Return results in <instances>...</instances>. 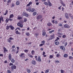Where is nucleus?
Listing matches in <instances>:
<instances>
[{"instance_id":"f257e3e1","label":"nucleus","mask_w":73,"mask_h":73,"mask_svg":"<svg viewBox=\"0 0 73 73\" xmlns=\"http://www.w3.org/2000/svg\"><path fill=\"white\" fill-rule=\"evenodd\" d=\"M24 24V21L23 20H21L19 21V22L18 23L17 25L18 27H19L20 28H23V24Z\"/></svg>"},{"instance_id":"f03ea898","label":"nucleus","mask_w":73,"mask_h":73,"mask_svg":"<svg viewBox=\"0 0 73 73\" xmlns=\"http://www.w3.org/2000/svg\"><path fill=\"white\" fill-rule=\"evenodd\" d=\"M64 27L65 28H68L69 29L70 28V27L69 26V25L67 24H65L64 25Z\"/></svg>"},{"instance_id":"7ed1b4c3","label":"nucleus","mask_w":73,"mask_h":73,"mask_svg":"<svg viewBox=\"0 0 73 73\" xmlns=\"http://www.w3.org/2000/svg\"><path fill=\"white\" fill-rule=\"evenodd\" d=\"M11 70H13L14 69H16V66L15 65H13L11 66Z\"/></svg>"},{"instance_id":"20e7f679","label":"nucleus","mask_w":73,"mask_h":73,"mask_svg":"<svg viewBox=\"0 0 73 73\" xmlns=\"http://www.w3.org/2000/svg\"><path fill=\"white\" fill-rule=\"evenodd\" d=\"M20 57H22L23 58L25 57V53H22L20 55H19Z\"/></svg>"},{"instance_id":"39448f33","label":"nucleus","mask_w":73,"mask_h":73,"mask_svg":"<svg viewBox=\"0 0 73 73\" xmlns=\"http://www.w3.org/2000/svg\"><path fill=\"white\" fill-rule=\"evenodd\" d=\"M42 17V16L41 15H39L36 18L37 20H39V19H41Z\"/></svg>"},{"instance_id":"423d86ee","label":"nucleus","mask_w":73,"mask_h":73,"mask_svg":"<svg viewBox=\"0 0 73 73\" xmlns=\"http://www.w3.org/2000/svg\"><path fill=\"white\" fill-rule=\"evenodd\" d=\"M65 16L66 19H69V15L67 13H65Z\"/></svg>"},{"instance_id":"0eeeda50","label":"nucleus","mask_w":73,"mask_h":73,"mask_svg":"<svg viewBox=\"0 0 73 73\" xmlns=\"http://www.w3.org/2000/svg\"><path fill=\"white\" fill-rule=\"evenodd\" d=\"M68 15L70 18H71V20H73V15H72V14L71 13H69L68 14Z\"/></svg>"},{"instance_id":"6e6552de","label":"nucleus","mask_w":73,"mask_h":73,"mask_svg":"<svg viewBox=\"0 0 73 73\" xmlns=\"http://www.w3.org/2000/svg\"><path fill=\"white\" fill-rule=\"evenodd\" d=\"M8 58L10 61H11V60L12 59V55H11V53H10L9 55Z\"/></svg>"},{"instance_id":"1a4fd4ad","label":"nucleus","mask_w":73,"mask_h":73,"mask_svg":"<svg viewBox=\"0 0 73 73\" xmlns=\"http://www.w3.org/2000/svg\"><path fill=\"white\" fill-rule=\"evenodd\" d=\"M1 21L2 22H4V19L2 16L1 17H0V24L1 23Z\"/></svg>"},{"instance_id":"9d476101","label":"nucleus","mask_w":73,"mask_h":73,"mask_svg":"<svg viewBox=\"0 0 73 73\" xmlns=\"http://www.w3.org/2000/svg\"><path fill=\"white\" fill-rule=\"evenodd\" d=\"M47 25L48 27H50V26H52L53 25L50 22H48L47 23Z\"/></svg>"},{"instance_id":"9b49d317","label":"nucleus","mask_w":73,"mask_h":73,"mask_svg":"<svg viewBox=\"0 0 73 73\" xmlns=\"http://www.w3.org/2000/svg\"><path fill=\"white\" fill-rule=\"evenodd\" d=\"M32 2L31 1H30V2L29 4H28L27 5H26V7H29V6H30V5H32Z\"/></svg>"},{"instance_id":"f8f14e48","label":"nucleus","mask_w":73,"mask_h":73,"mask_svg":"<svg viewBox=\"0 0 73 73\" xmlns=\"http://www.w3.org/2000/svg\"><path fill=\"white\" fill-rule=\"evenodd\" d=\"M60 46L61 49L63 50H65V47H64V46Z\"/></svg>"},{"instance_id":"ddd939ff","label":"nucleus","mask_w":73,"mask_h":73,"mask_svg":"<svg viewBox=\"0 0 73 73\" xmlns=\"http://www.w3.org/2000/svg\"><path fill=\"white\" fill-rule=\"evenodd\" d=\"M9 27L11 28V30H13L15 29V27L11 25H9Z\"/></svg>"},{"instance_id":"4468645a","label":"nucleus","mask_w":73,"mask_h":73,"mask_svg":"<svg viewBox=\"0 0 73 73\" xmlns=\"http://www.w3.org/2000/svg\"><path fill=\"white\" fill-rule=\"evenodd\" d=\"M37 61H38L39 62H41V57H40V56H38L37 59Z\"/></svg>"},{"instance_id":"2eb2a0df","label":"nucleus","mask_w":73,"mask_h":73,"mask_svg":"<svg viewBox=\"0 0 73 73\" xmlns=\"http://www.w3.org/2000/svg\"><path fill=\"white\" fill-rule=\"evenodd\" d=\"M46 35V32L44 31H42V35L43 36H45Z\"/></svg>"},{"instance_id":"dca6fc26","label":"nucleus","mask_w":73,"mask_h":73,"mask_svg":"<svg viewBox=\"0 0 73 73\" xmlns=\"http://www.w3.org/2000/svg\"><path fill=\"white\" fill-rule=\"evenodd\" d=\"M4 52L5 53V52H8V50L7 49V48L5 47H3Z\"/></svg>"},{"instance_id":"f3484780","label":"nucleus","mask_w":73,"mask_h":73,"mask_svg":"<svg viewBox=\"0 0 73 73\" xmlns=\"http://www.w3.org/2000/svg\"><path fill=\"white\" fill-rule=\"evenodd\" d=\"M11 1L12 0H8V1H7V5H9V4H10L9 3H11Z\"/></svg>"},{"instance_id":"a211bd4d","label":"nucleus","mask_w":73,"mask_h":73,"mask_svg":"<svg viewBox=\"0 0 73 73\" xmlns=\"http://www.w3.org/2000/svg\"><path fill=\"white\" fill-rule=\"evenodd\" d=\"M23 14L25 16H26V17H28L29 16V15L26 12L24 13Z\"/></svg>"},{"instance_id":"6ab92c4d","label":"nucleus","mask_w":73,"mask_h":73,"mask_svg":"<svg viewBox=\"0 0 73 73\" xmlns=\"http://www.w3.org/2000/svg\"><path fill=\"white\" fill-rule=\"evenodd\" d=\"M26 9L27 11H28L29 12H31V7H30L28 9Z\"/></svg>"},{"instance_id":"aec40b11","label":"nucleus","mask_w":73,"mask_h":73,"mask_svg":"<svg viewBox=\"0 0 73 73\" xmlns=\"http://www.w3.org/2000/svg\"><path fill=\"white\" fill-rule=\"evenodd\" d=\"M16 4L17 5H20V1H19L18 0L16 2Z\"/></svg>"},{"instance_id":"412c9836","label":"nucleus","mask_w":73,"mask_h":73,"mask_svg":"<svg viewBox=\"0 0 73 73\" xmlns=\"http://www.w3.org/2000/svg\"><path fill=\"white\" fill-rule=\"evenodd\" d=\"M13 17H14V15L13 14H12L10 15L9 18L11 19V18H13Z\"/></svg>"},{"instance_id":"4be33fe9","label":"nucleus","mask_w":73,"mask_h":73,"mask_svg":"<svg viewBox=\"0 0 73 73\" xmlns=\"http://www.w3.org/2000/svg\"><path fill=\"white\" fill-rule=\"evenodd\" d=\"M31 63L32 64H33L34 65H36V61H35V60H32L31 62Z\"/></svg>"},{"instance_id":"5701e85b","label":"nucleus","mask_w":73,"mask_h":73,"mask_svg":"<svg viewBox=\"0 0 73 73\" xmlns=\"http://www.w3.org/2000/svg\"><path fill=\"white\" fill-rule=\"evenodd\" d=\"M15 33L17 35H21V33L19 32V31H15Z\"/></svg>"},{"instance_id":"b1692460","label":"nucleus","mask_w":73,"mask_h":73,"mask_svg":"<svg viewBox=\"0 0 73 73\" xmlns=\"http://www.w3.org/2000/svg\"><path fill=\"white\" fill-rule=\"evenodd\" d=\"M64 57L65 58H67L68 57V55L67 54H65L64 55Z\"/></svg>"},{"instance_id":"393cba45","label":"nucleus","mask_w":73,"mask_h":73,"mask_svg":"<svg viewBox=\"0 0 73 73\" xmlns=\"http://www.w3.org/2000/svg\"><path fill=\"white\" fill-rule=\"evenodd\" d=\"M17 19L18 20H21V19H23V17H21L18 16Z\"/></svg>"},{"instance_id":"a878e982","label":"nucleus","mask_w":73,"mask_h":73,"mask_svg":"<svg viewBox=\"0 0 73 73\" xmlns=\"http://www.w3.org/2000/svg\"><path fill=\"white\" fill-rule=\"evenodd\" d=\"M55 44L56 45H59V44H60V42L58 41L56 42H55Z\"/></svg>"},{"instance_id":"bb28decb","label":"nucleus","mask_w":73,"mask_h":73,"mask_svg":"<svg viewBox=\"0 0 73 73\" xmlns=\"http://www.w3.org/2000/svg\"><path fill=\"white\" fill-rule=\"evenodd\" d=\"M11 60L12 63H15V60L14 59H12Z\"/></svg>"},{"instance_id":"cd10ccee","label":"nucleus","mask_w":73,"mask_h":73,"mask_svg":"<svg viewBox=\"0 0 73 73\" xmlns=\"http://www.w3.org/2000/svg\"><path fill=\"white\" fill-rule=\"evenodd\" d=\"M43 4H44V5H48V2L45 1H44L43 2Z\"/></svg>"},{"instance_id":"c85d7f7f","label":"nucleus","mask_w":73,"mask_h":73,"mask_svg":"<svg viewBox=\"0 0 73 73\" xmlns=\"http://www.w3.org/2000/svg\"><path fill=\"white\" fill-rule=\"evenodd\" d=\"M8 10H7L5 12V13L3 14L4 15H5V16L7 15V13H8Z\"/></svg>"},{"instance_id":"c756f323","label":"nucleus","mask_w":73,"mask_h":73,"mask_svg":"<svg viewBox=\"0 0 73 73\" xmlns=\"http://www.w3.org/2000/svg\"><path fill=\"white\" fill-rule=\"evenodd\" d=\"M25 35L26 36H30V34H29V32L26 33H25Z\"/></svg>"},{"instance_id":"7c9ffc66","label":"nucleus","mask_w":73,"mask_h":73,"mask_svg":"<svg viewBox=\"0 0 73 73\" xmlns=\"http://www.w3.org/2000/svg\"><path fill=\"white\" fill-rule=\"evenodd\" d=\"M9 19H8V18H7L5 21L6 23H8V22L9 21Z\"/></svg>"},{"instance_id":"2f4dec72","label":"nucleus","mask_w":73,"mask_h":73,"mask_svg":"<svg viewBox=\"0 0 73 73\" xmlns=\"http://www.w3.org/2000/svg\"><path fill=\"white\" fill-rule=\"evenodd\" d=\"M35 52L34 50H32V51H31V54L32 55H34V54H35Z\"/></svg>"},{"instance_id":"473e14b6","label":"nucleus","mask_w":73,"mask_h":73,"mask_svg":"<svg viewBox=\"0 0 73 73\" xmlns=\"http://www.w3.org/2000/svg\"><path fill=\"white\" fill-rule=\"evenodd\" d=\"M49 69H47L45 70V73H49Z\"/></svg>"},{"instance_id":"72a5a7b5","label":"nucleus","mask_w":73,"mask_h":73,"mask_svg":"<svg viewBox=\"0 0 73 73\" xmlns=\"http://www.w3.org/2000/svg\"><path fill=\"white\" fill-rule=\"evenodd\" d=\"M62 35L61 34V33H59V35H58V37H59L61 38V37H62Z\"/></svg>"},{"instance_id":"f704fd0d","label":"nucleus","mask_w":73,"mask_h":73,"mask_svg":"<svg viewBox=\"0 0 73 73\" xmlns=\"http://www.w3.org/2000/svg\"><path fill=\"white\" fill-rule=\"evenodd\" d=\"M27 72H28V73H31V70L29 69H27Z\"/></svg>"},{"instance_id":"c9c22d12","label":"nucleus","mask_w":73,"mask_h":73,"mask_svg":"<svg viewBox=\"0 0 73 73\" xmlns=\"http://www.w3.org/2000/svg\"><path fill=\"white\" fill-rule=\"evenodd\" d=\"M66 37V36L65 35H64L62 36V38H65Z\"/></svg>"},{"instance_id":"e433bc0d","label":"nucleus","mask_w":73,"mask_h":73,"mask_svg":"<svg viewBox=\"0 0 73 73\" xmlns=\"http://www.w3.org/2000/svg\"><path fill=\"white\" fill-rule=\"evenodd\" d=\"M35 9H32L31 10V12H35Z\"/></svg>"},{"instance_id":"4c0bfd02","label":"nucleus","mask_w":73,"mask_h":73,"mask_svg":"<svg viewBox=\"0 0 73 73\" xmlns=\"http://www.w3.org/2000/svg\"><path fill=\"white\" fill-rule=\"evenodd\" d=\"M35 35L36 37H37L39 35V34L38 33H36L35 34Z\"/></svg>"},{"instance_id":"58836bf2","label":"nucleus","mask_w":73,"mask_h":73,"mask_svg":"<svg viewBox=\"0 0 73 73\" xmlns=\"http://www.w3.org/2000/svg\"><path fill=\"white\" fill-rule=\"evenodd\" d=\"M54 32V30H53L51 31H49V33H52V32Z\"/></svg>"},{"instance_id":"ea45409f","label":"nucleus","mask_w":73,"mask_h":73,"mask_svg":"<svg viewBox=\"0 0 73 73\" xmlns=\"http://www.w3.org/2000/svg\"><path fill=\"white\" fill-rule=\"evenodd\" d=\"M36 14H37V13L36 12H34L33 13V16H36Z\"/></svg>"},{"instance_id":"a19ab883","label":"nucleus","mask_w":73,"mask_h":73,"mask_svg":"<svg viewBox=\"0 0 73 73\" xmlns=\"http://www.w3.org/2000/svg\"><path fill=\"white\" fill-rule=\"evenodd\" d=\"M9 26H7V27L6 28V29L7 30H9Z\"/></svg>"},{"instance_id":"79ce46f5","label":"nucleus","mask_w":73,"mask_h":73,"mask_svg":"<svg viewBox=\"0 0 73 73\" xmlns=\"http://www.w3.org/2000/svg\"><path fill=\"white\" fill-rule=\"evenodd\" d=\"M24 51L25 53H27L28 52V51H29V50H24Z\"/></svg>"},{"instance_id":"37998d69","label":"nucleus","mask_w":73,"mask_h":73,"mask_svg":"<svg viewBox=\"0 0 73 73\" xmlns=\"http://www.w3.org/2000/svg\"><path fill=\"white\" fill-rule=\"evenodd\" d=\"M7 73H12V71H10V70H7Z\"/></svg>"},{"instance_id":"c03bdc74","label":"nucleus","mask_w":73,"mask_h":73,"mask_svg":"<svg viewBox=\"0 0 73 73\" xmlns=\"http://www.w3.org/2000/svg\"><path fill=\"white\" fill-rule=\"evenodd\" d=\"M28 56H29V57H31V58H32L33 57V56L32 55H31V54H29Z\"/></svg>"},{"instance_id":"a18cd8bd","label":"nucleus","mask_w":73,"mask_h":73,"mask_svg":"<svg viewBox=\"0 0 73 73\" xmlns=\"http://www.w3.org/2000/svg\"><path fill=\"white\" fill-rule=\"evenodd\" d=\"M53 57V56L52 55H50V57H49V58L51 59Z\"/></svg>"},{"instance_id":"49530a36","label":"nucleus","mask_w":73,"mask_h":73,"mask_svg":"<svg viewBox=\"0 0 73 73\" xmlns=\"http://www.w3.org/2000/svg\"><path fill=\"white\" fill-rule=\"evenodd\" d=\"M43 45H45V44L44 43L41 44L39 45V46H43Z\"/></svg>"},{"instance_id":"de8ad7c7","label":"nucleus","mask_w":73,"mask_h":73,"mask_svg":"<svg viewBox=\"0 0 73 73\" xmlns=\"http://www.w3.org/2000/svg\"><path fill=\"white\" fill-rule=\"evenodd\" d=\"M7 42L10 43L11 42V40H10L9 39H7Z\"/></svg>"},{"instance_id":"09e8293b","label":"nucleus","mask_w":73,"mask_h":73,"mask_svg":"<svg viewBox=\"0 0 73 73\" xmlns=\"http://www.w3.org/2000/svg\"><path fill=\"white\" fill-rule=\"evenodd\" d=\"M27 21V19H26V18H24V22H25Z\"/></svg>"},{"instance_id":"8fccbe9b","label":"nucleus","mask_w":73,"mask_h":73,"mask_svg":"<svg viewBox=\"0 0 73 73\" xmlns=\"http://www.w3.org/2000/svg\"><path fill=\"white\" fill-rule=\"evenodd\" d=\"M69 58V59H73V57L72 56H70Z\"/></svg>"},{"instance_id":"3c124183","label":"nucleus","mask_w":73,"mask_h":73,"mask_svg":"<svg viewBox=\"0 0 73 73\" xmlns=\"http://www.w3.org/2000/svg\"><path fill=\"white\" fill-rule=\"evenodd\" d=\"M62 5L63 7H66V5L64 3L62 4Z\"/></svg>"},{"instance_id":"603ef678","label":"nucleus","mask_w":73,"mask_h":73,"mask_svg":"<svg viewBox=\"0 0 73 73\" xmlns=\"http://www.w3.org/2000/svg\"><path fill=\"white\" fill-rule=\"evenodd\" d=\"M58 25L59 27H62V24L61 23L59 24Z\"/></svg>"},{"instance_id":"864d4df0","label":"nucleus","mask_w":73,"mask_h":73,"mask_svg":"<svg viewBox=\"0 0 73 73\" xmlns=\"http://www.w3.org/2000/svg\"><path fill=\"white\" fill-rule=\"evenodd\" d=\"M60 3L61 4H62L64 3V2H63L62 0H60Z\"/></svg>"},{"instance_id":"5fc2aeb1","label":"nucleus","mask_w":73,"mask_h":73,"mask_svg":"<svg viewBox=\"0 0 73 73\" xmlns=\"http://www.w3.org/2000/svg\"><path fill=\"white\" fill-rule=\"evenodd\" d=\"M60 54H57V55H56V57H60Z\"/></svg>"},{"instance_id":"6e6d98bb","label":"nucleus","mask_w":73,"mask_h":73,"mask_svg":"<svg viewBox=\"0 0 73 73\" xmlns=\"http://www.w3.org/2000/svg\"><path fill=\"white\" fill-rule=\"evenodd\" d=\"M48 5L49 6L51 7L52 5V4L51 3H48Z\"/></svg>"},{"instance_id":"4d7b16f0","label":"nucleus","mask_w":73,"mask_h":73,"mask_svg":"<svg viewBox=\"0 0 73 73\" xmlns=\"http://www.w3.org/2000/svg\"><path fill=\"white\" fill-rule=\"evenodd\" d=\"M55 62L56 63H59L60 62V61L58 60H57L55 61Z\"/></svg>"},{"instance_id":"13d9d810","label":"nucleus","mask_w":73,"mask_h":73,"mask_svg":"<svg viewBox=\"0 0 73 73\" xmlns=\"http://www.w3.org/2000/svg\"><path fill=\"white\" fill-rule=\"evenodd\" d=\"M67 45H68V42H66L64 43V46H66Z\"/></svg>"},{"instance_id":"bf43d9fd","label":"nucleus","mask_w":73,"mask_h":73,"mask_svg":"<svg viewBox=\"0 0 73 73\" xmlns=\"http://www.w3.org/2000/svg\"><path fill=\"white\" fill-rule=\"evenodd\" d=\"M35 58L36 59V61H37V56H35Z\"/></svg>"},{"instance_id":"052dcab7","label":"nucleus","mask_w":73,"mask_h":73,"mask_svg":"<svg viewBox=\"0 0 73 73\" xmlns=\"http://www.w3.org/2000/svg\"><path fill=\"white\" fill-rule=\"evenodd\" d=\"M9 39H10L11 40H13V38L12 37H10L9 38Z\"/></svg>"},{"instance_id":"680f3d73","label":"nucleus","mask_w":73,"mask_h":73,"mask_svg":"<svg viewBox=\"0 0 73 73\" xmlns=\"http://www.w3.org/2000/svg\"><path fill=\"white\" fill-rule=\"evenodd\" d=\"M15 7V4L13 3L11 7Z\"/></svg>"},{"instance_id":"e2e57ef3","label":"nucleus","mask_w":73,"mask_h":73,"mask_svg":"<svg viewBox=\"0 0 73 73\" xmlns=\"http://www.w3.org/2000/svg\"><path fill=\"white\" fill-rule=\"evenodd\" d=\"M9 20L11 21H13V19H10V18H9Z\"/></svg>"},{"instance_id":"0e129e2a","label":"nucleus","mask_w":73,"mask_h":73,"mask_svg":"<svg viewBox=\"0 0 73 73\" xmlns=\"http://www.w3.org/2000/svg\"><path fill=\"white\" fill-rule=\"evenodd\" d=\"M60 72L61 73H64V70H60Z\"/></svg>"},{"instance_id":"69168bd1","label":"nucleus","mask_w":73,"mask_h":73,"mask_svg":"<svg viewBox=\"0 0 73 73\" xmlns=\"http://www.w3.org/2000/svg\"><path fill=\"white\" fill-rule=\"evenodd\" d=\"M13 65V64L12 63H10L9 64V65L10 66H11V65Z\"/></svg>"},{"instance_id":"338daca9","label":"nucleus","mask_w":73,"mask_h":73,"mask_svg":"<svg viewBox=\"0 0 73 73\" xmlns=\"http://www.w3.org/2000/svg\"><path fill=\"white\" fill-rule=\"evenodd\" d=\"M45 41H44V40H42L41 42V43H43V44H44V43H45Z\"/></svg>"},{"instance_id":"774afa93","label":"nucleus","mask_w":73,"mask_h":73,"mask_svg":"<svg viewBox=\"0 0 73 73\" xmlns=\"http://www.w3.org/2000/svg\"><path fill=\"white\" fill-rule=\"evenodd\" d=\"M55 22V21H54V20H52V24H54V23Z\"/></svg>"}]
</instances>
